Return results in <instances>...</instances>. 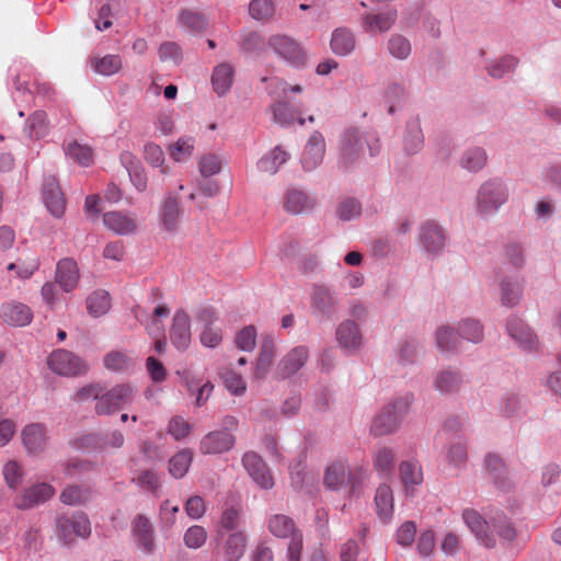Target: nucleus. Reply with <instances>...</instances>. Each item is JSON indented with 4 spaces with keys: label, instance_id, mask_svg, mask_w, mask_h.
<instances>
[{
    "label": "nucleus",
    "instance_id": "1",
    "mask_svg": "<svg viewBox=\"0 0 561 561\" xmlns=\"http://www.w3.org/2000/svg\"><path fill=\"white\" fill-rule=\"evenodd\" d=\"M462 519L477 541L489 549L495 546V537L491 527L504 540L513 541L516 537L515 528L502 513L491 518V525L477 511L470 508L462 512Z\"/></svg>",
    "mask_w": 561,
    "mask_h": 561
},
{
    "label": "nucleus",
    "instance_id": "2",
    "mask_svg": "<svg viewBox=\"0 0 561 561\" xmlns=\"http://www.w3.org/2000/svg\"><path fill=\"white\" fill-rule=\"evenodd\" d=\"M55 533L61 546L71 547L76 538L87 540L91 536V522L83 512L60 514L56 517Z\"/></svg>",
    "mask_w": 561,
    "mask_h": 561
},
{
    "label": "nucleus",
    "instance_id": "3",
    "mask_svg": "<svg viewBox=\"0 0 561 561\" xmlns=\"http://www.w3.org/2000/svg\"><path fill=\"white\" fill-rule=\"evenodd\" d=\"M104 389L80 388L76 394V400L84 401L93 398L96 401L95 411L98 414H111L126 405L131 390V388H111L105 393H102Z\"/></svg>",
    "mask_w": 561,
    "mask_h": 561
},
{
    "label": "nucleus",
    "instance_id": "4",
    "mask_svg": "<svg viewBox=\"0 0 561 561\" xmlns=\"http://www.w3.org/2000/svg\"><path fill=\"white\" fill-rule=\"evenodd\" d=\"M410 404L411 399L409 396H405L386 405L374 419L370 428L371 433L375 436L394 433L400 427Z\"/></svg>",
    "mask_w": 561,
    "mask_h": 561
},
{
    "label": "nucleus",
    "instance_id": "5",
    "mask_svg": "<svg viewBox=\"0 0 561 561\" xmlns=\"http://www.w3.org/2000/svg\"><path fill=\"white\" fill-rule=\"evenodd\" d=\"M48 367L61 376H79L88 371V364L75 353L58 348L47 358Z\"/></svg>",
    "mask_w": 561,
    "mask_h": 561
},
{
    "label": "nucleus",
    "instance_id": "6",
    "mask_svg": "<svg viewBox=\"0 0 561 561\" xmlns=\"http://www.w3.org/2000/svg\"><path fill=\"white\" fill-rule=\"evenodd\" d=\"M268 47L286 62L299 67L305 65L307 55L302 46L287 35H272L267 42Z\"/></svg>",
    "mask_w": 561,
    "mask_h": 561
},
{
    "label": "nucleus",
    "instance_id": "7",
    "mask_svg": "<svg viewBox=\"0 0 561 561\" xmlns=\"http://www.w3.org/2000/svg\"><path fill=\"white\" fill-rule=\"evenodd\" d=\"M507 199V191L504 185L496 181L483 183L478 192L477 206L482 215L496 211Z\"/></svg>",
    "mask_w": 561,
    "mask_h": 561
},
{
    "label": "nucleus",
    "instance_id": "8",
    "mask_svg": "<svg viewBox=\"0 0 561 561\" xmlns=\"http://www.w3.org/2000/svg\"><path fill=\"white\" fill-rule=\"evenodd\" d=\"M364 144L369 146L370 154L374 156L378 151V145L370 146L366 137L355 128L347 129L340 140V154L342 162L347 165L353 163L364 149Z\"/></svg>",
    "mask_w": 561,
    "mask_h": 561
},
{
    "label": "nucleus",
    "instance_id": "9",
    "mask_svg": "<svg viewBox=\"0 0 561 561\" xmlns=\"http://www.w3.org/2000/svg\"><path fill=\"white\" fill-rule=\"evenodd\" d=\"M196 320L202 325L201 343L211 348L218 346L222 340V331L214 325L218 320L216 311L210 307L202 308L196 314Z\"/></svg>",
    "mask_w": 561,
    "mask_h": 561
},
{
    "label": "nucleus",
    "instance_id": "10",
    "mask_svg": "<svg viewBox=\"0 0 561 561\" xmlns=\"http://www.w3.org/2000/svg\"><path fill=\"white\" fill-rule=\"evenodd\" d=\"M242 465L261 489L270 490L274 486V479L265 461L254 451H248L242 457Z\"/></svg>",
    "mask_w": 561,
    "mask_h": 561
},
{
    "label": "nucleus",
    "instance_id": "11",
    "mask_svg": "<svg viewBox=\"0 0 561 561\" xmlns=\"http://www.w3.org/2000/svg\"><path fill=\"white\" fill-rule=\"evenodd\" d=\"M311 309L313 314L330 319L336 311L337 298L324 285H313L310 291Z\"/></svg>",
    "mask_w": 561,
    "mask_h": 561
},
{
    "label": "nucleus",
    "instance_id": "12",
    "mask_svg": "<svg viewBox=\"0 0 561 561\" xmlns=\"http://www.w3.org/2000/svg\"><path fill=\"white\" fill-rule=\"evenodd\" d=\"M267 528L270 533L277 538L290 539L287 549H289L295 541H298L299 554H301L302 534L299 529L296 528L295 523L290 517L284 514L272 515L267 519Z\"/></svg>",
    "mask_w": 561,
    "mask_h": 561
},
{
    "label": "nucleus",
    "instance_id": "13",
    "mask_svg": "<svg viewBox=\"0 0 561 561\" xmlns=\"http://www.w3.org/2000/svg\"><path fill=\"white\" fill-rule=\"evenodd\" d=\"M104 226L118 236L133 234L138 230L137 216L134 213L113 210L103 215Z\"/></svg>",
    "mask_w": 561,
    "mask_h": 561
},
{
    "label": "nucleus",
    "instance_id": "14",
    "mask_svg": "<svg viewBox=\"0 0 561 561\" xmlns=\"http://www.w3.org/2000/svg\"><path fill=\"white\" fill-rule=\"evenodd\" d=\"M236 443L233 434L227 431H213L205 435L199 445L202 454L215 455L230 450Z\"/></svg>",
    "mask_w": 561,
    "mask_h": 561
},
{
    "label": "nucleus",
    "instance_id": "15",
    "mask_svg": "<svg viewBox=\"0 0 561 561\" xmlns=\"http://www.w3.org/2000/svg\"><path fill=\"white\" fill-rule=\"evenodd\" d=\"M54 488L48 483H37L24 490L15 497V505L20 510H28L48 501L54 495Z\"/></svg>",
    "mask_w": 561,
    "mask_h": 561
},
{
    "label": "nucleus",
    "instance_id": "16",
    "mask_svg": "<svg viewBox=\"0 0 561 561\" xmlns=\"http://www.w3.org/2000/svg\"><path fill=\"white\" fill-rule=\"evenodd\" d=\"M55 279L64 291L75 290L80 282V271L77 262L71 257L61 259L56 266Z\"/></svg>",
    "mask_w": 561,
    "mask_h": 561
},
{
    "label": "nucleus",
    "instance_id": "17",
    "mask_svg": "<svg viewBox=\"0 0 561 561\" xmlns=\"http://www.w3.org/2000/svg\"><path fill=\"white\" fill-rule=\"evenodd\" d=\"M324 152V137L320 131L312 133L301 156L302 168L307 171L314 170L322 162Z\"/></svg>",
    "mask_w": 561,
    "mask_h": 561
},
{
    "label": "nucleus",
    "instance_id": "18",
    "mask_svg": "<svg viewBox=\"0 0 561 561\" xmlns=\"http://www.w3.org/2000/svg\"><path fill=\"white\" fill-rule=\"evenodd\" d=\"M309 350L305 345H298L288 351L279 360L278 374L282 377H290L297 374L307 363Z\"/></svg>",
    "mask_w": 561,
    "mask_h": 561
},
{
    "label": "nucleus",
    "instance_id": "19",
    "mask_svg": "<svg viewBox=\"0 0 561 561\" xmlns=\"http://www.w3.org/2000/svg\"><path fill=\"white\" fill-rule=\"evenodd\" d=\"M506 330L512 339H514L525 350H536L538 339L534 331L519 318L511 317L507 320Z\"/></svg>",
    "mask_w": 561,
    "mask_h": 561
},
{
    "label": "nucleus",
    "instance_id": "20",
    "mask_svg": "<svg viewBox=\"0 0 561 561\" xmlns=\"http://www.w3.org/2000/svg\"><path fill=\"white\" fill-rule=\"evenodd\" d=\"M170 339L178 350H186L191 343V320L183 310H178L173 317Z\"/></svg>",
    "mask_w": 561,
    "mask_h": 561
},
{
    "label": "nucleus",
    "instance_id": "21",
    "mask_svg": "<svg viewBox=\"0 0 561 561\" xmlns=\"http://www.w3.org/2000/svg\"><path fill=\"white\" fill-rule=\"evenodd\" d=\"M43 199L53 216L60 217L64 215L66 207L65 197L57 180L53 176L46 179L44 183Z\"/></svg>",
    "mask_w": 561,
    "mask_h": 561
},
{
    "label": "nucleus",
    "instance_id": "22",
    "mask_svg": "<svg viewBox=\"0 0 561 561\" xmlns=\"http://www.w3.org/2000/svg\"><path fill=\"white\" fill-rule=\"evenodd\" d=\"M419 239L428 253H437L446 242L443 229L434 221H427L421 227Z\"/></svg>",
    "mask_w": 561,
    "mask_h": 561
},
{
    "label": "nucleus",
    "instance_id": "23",
    "mask_svg": "<svg viewBox=\"0 0 561 561\" xmlns=\"http://www.w3.org/2000/svg\"><path fill=\"white\" fill-rule=\"evenodd\" d=\"M22 442L28 454L42 453L47 443L45 426L38 423L26 425L22 431Z\"/></svg>",
    "mask_w": 561,
    "mask_h": 561
},
{
    "label": "nucleus",
    "instance_id": "24",
    "mask_svg": "<svg viewBox=\"0 0 561 561\" xmlns=\"http://www.w3.org/2000/svg\"><path fill=\"white\" fill-rule=\"evenodd\" d=\"M397 20V10L388 9L380 13H368L363 19V30L367 33H385Z\"/></svg>",
    "mask_w": 561,
    "mask_h": 561
},
{
    "label": "nucleus",
    "instance_id": "25",
    "mask_svg": "<svg viewBox=\"0 0 561 561\" xmlns=\"http://www.w3.org/2000/svg\"><path fill=\"white\" fill-rule=\"evenodd\" d=\"M226 561H238L245 551L247 537L243 531H233L224 539H217Z\"/></svg>",
    "mask_w": 561,
    "mask_h": 561
},
{
    "label": "nucleus",
    "instance_id": "26",
    "mask_svg": "<svg viewBox=\"0 0 561 561\" xmlns=\"http://www.w3.org/2000/svg\"><path fill=\"white\" fill-rule=\"evenodd\" d=\"M103 363L111 371L129 373L136 367L138 360L130 352L114 350L104 356Z\"/></svg>",
    "mask_w": 561,
    "mask_h": 561
},
{
    "label": "nucleus",
    "instance_id": "27",
    "mask_svg": "<svg viewBox=\"0 0 561 561\" xmlns=\"http://www.w3.org/2000/svg\"><path fill=\"white\" fill-rule=\"evenodd\" d=\"M316 199L307 193L291 188L285 193L284 209L290 214H302L313 209Z\"/></svg>",
    "mask_w": 561,
    "mask_h": 561
},
{
    "label": "nucleus",
    "instance_id": "28",
    "mask_svg": "<svg viewBox=\"0 0 561 561\" xmlns=\"http://www.w3.org/2000/svg\"><path fill=\"white\" fill-rule=\"evenodd\" d=\"M133 534L137 545L145 553L153 551V530L149 518L145 515H137L131 524Z\"/></svg>",
    "mask_w": 561,
    "mask_h": 561
},
{
    "label": "nucleus",
    "instance_id": "29",
    "mask_svg": "<svg viewBox=\"0 0 561 561\" xmlns=\"http://www.w3.org/2000/svg\"><path fill=\"white\" fill-rule=\"evenodd\" d=\"M485 470L497 489L506 491L511 488L506 466L497 455L489 454L485 457Z\"/></svg>",
    "mask_w": 561,
    "mask_h": 561
},
{
    "label": "nucleus",
    "instance_id": "30",
    "mask_svg": "<svg viewBox=\"0 0 561 561\" xmlns=\"http://www.w3.org/2000/svg\"><path fill=\"white\" fill-rule=\"evenodd\" d=\"M399 474L407 495H412L414 488L423 482V471L416 460H405L399 466Z\"/></svg>",
    "mask_w": 561,
    "mask_h": 561
},
{
    "label": "nucleus",
    "instance_id": "31",
    "mask_svg": "<svg viewBox=\"0 0 561 561\" xmlns=\"http://www.w3.org/2000/svg\"><path fill=\"white\" fill-rule=\"evenodd\" d=\"M276 351V343L272 335H265L262 339L259 356L254 367V376L261 379L265 376L273 364Z\"/></svg>",
    "mask_w": 561,
    "mask_h": 561
},
{
    "label": "nucleus",
    "instance_id": "32",
    "mask_svg": "<svg viewBox=\"0 0 561 561\" xmlns=\"http://www.w3.org/2000/svg\"><path fill=\"white\" fill-rule=\"evenodd\" d=\"M65 154L81 167L88 168L94 163V150L84 142L69 140L64 145Z\"/></svg>",
    "mask_w": 561,
    "mask_h": 561
},
{
    "label": "nucleus",
    "instance_id": "33",
    "mask_svg": "<svg viewBox=\"0 0 561 561\" xmlns=\"http://www.w3.org/2000/svg\"><path fill=\"white\" fill-rule=\"evenodd\" d=\"M396 453L388 446L376 447L373 454V466L375 471L381 478H390L394 471Z\"/></svg>",
    "mask_w": 561,
    "mask_h": 561
},
{
    "label": "nucleus",
    "instance_id": "34",
    "mask_svg": "<svg viewBox=\"0 0 561 561\" xmlns=\"http://www.w3.org/2000/svg\"><path fill=\"white\" fill-rule=\"evenodd\" d=\"M330 46L335 55L347 56L356 47L355 35L346 27L335 28L331 36Z\"/></svg>",
    "mask_w": 561,
    "mask_h": 561
},
{
    "label": "nucleus",
    "instance_id": "35",
    "mask_svg": "<svg viewBox=\"0 0 561 561\" xmlns=\"http://www.w3.org/2000/svg\"><path fill=\"white\" fill-rule=\"evenodd\" d=\"M336 340L345 350H357L362 345L358 325L351 320L343 321L336 330Z\"/></svg>",
    "mask_w": 561,
    "mask_h": 561
},
{
    "label": "nucleus",
    "instance_id": "36",
    "mask_svg": "<svg viewBox=\"0 0 561 561\" xmlns=\"http://www.w3.org/2000/svg\"><path fill=\"white\" fill-rule=\"evenodd\" d=\"M181 208L176 197L168 196L160 210V222L164 230L174 232L180 224Z\"/></svg>",
    "mask_w": 561,
    "mask_h": 561
},
{
    "label": "nucleus",
    "instance_id": "37",
    "mask_svg": "<svg viewBox=\"0 0 561 561\" xmlns=\"http://www.w3.org/2000/svg\"><path fill=\"white\" fill-rule=\"evenodd\" d=\"M90 66L95 73L110 77L119 72L123 61L119 55L107 54L105 56L91 57Z\"/></svg>",
    "mask_w": 561,
    "mask_h": 561
},
{
    "label": "nucleus",
    "instance_id": "38",
    "mask_svg": "<svg viewBox=\"0 0 561 561\" xmlns=\"http://www.w3.org/2000/svg\"><path fill=\"white\" fill-rule=\"evenodd\" d=\"M376 513L381 520H389L393 514V492L389 484H380L375 494Z\"/></svg>",
    "mask_w": 561,
    "mask_h": 561
},
{
    "label": "nucleus",
    "instance_id": "39",
    "mask_svg": "<svg viewBox=\"0 0 561 561\" xmlns=\"http://www.w3.org/2000/svg\"><path fill=\"white\" fill-rule=\"evenodd\" d=\"M346 482H352L348 466L343 461L333 462L328 467L324 483L331 490L341 489Z\"/></svg>",
    "mask_w": 561,
    "mask_h": 561
},
{
    "label": "nucleus",
    "instance_id": "40",
    "mask_svg": "<svg viewBox=\"0 0 561 561\" xmlns=\"http://www.w3.org/2000/svg\"><path fill=\"white\" fill-rule=\"evenodd\" d=\"M234 70L230 64L222 62L215 67L211 83L218 95H225L232 87Z\"/></svg>",
    "mask_w": 561,
    "mask_h": 561
},
{
    "label": "nucleus",
    "instance_id": "41",
    "mask_svg": "<svg viewBox=\"0 0 561 561\" xmlns=\"http://www.w3.org/2000/svg\"><path fill=\"white\" fill-rule=\"evenodd\" d=\"M2 317L9 324L23 327L31 322L33 314L31 309L25 305L11 304L2 308Z\"/></svg>",
    "mask_w": 561,
    "mask_h": 561
},
{
    "label": "nucleus",
    "instance_id": "42",
    "mask_svg": "<svg viewBox=\"0 0 561 561\" xmlns=\"http://www.w3.org/2000/svg\"><path fill=\"white\" fill-rule=\"evenodd\" d=\"M288 158V152L280 146H276L270 153L260 159L257 168L261 172L275 174L279 167L286 163Z\"/></svg>",
    "mask_w": 561,
    "mask_h": 561
},
{
    "label": "nucleus",
    "instance_id": "43",
    "mask_svg": "<svg viewBox=\"0 0 561 561\" xmlns=\"http://www.w3.org/2000/svg\"><path fill=\"white\" fill-rule=\"evenodd\" d=\"M274 122L280 125H290L301 112L288 101H277L271 106Z\"/></svg>",
    "mask_w": 561,
    "mask_h": 561
},
{
    "label": "nucleus",
    "instance_id": "44",
    "mask_svg": "<svg viewBox=\"0 0 561 561\" xmlns=\"http://www.w3.org/2000/svg\"><path fill=\"white\" fill-rule=\"evenodd\" d=\"M111 308V298L107 291L98 289L87 298L88 312L93 317L105 314Z\"/></svg>",
    "mask_w": 561,
    "mask_h": 561
},
{
    "label": "nucleus",
    "instance_id": "45",
    "mask_svg": "<svg viewBox=\"0 0 561 561\" xmlns=\"http://www.w3.org/2000/svg\"><path fill=\"white\" fill-rule=\"evenodd\" d=\"M193 460V453L190 449L178 451L169 460V472L175 479H182L188 471Z\"/></svg>",
    "mask_w": 561,
    "mask_h": 561
},
{
    "label": "nucleus",
    "instance_id": "46",
    "mask_svg": "<svg viewBox=\"0 0 561 561\" xmlns=\"http://www.w3.org/2000/svg\"><path fill=\"white\" fill-rule=\"evenodd\" d=\"M522 297V283L517 278L505 277L501 280V300L508 307L517 305Z\"/></svg>",
    "mask_w": 561,
    "mask_h": 561
},
{
    "label": "nucleus",
    "instance_id": "47",
    "mask_svg": "<svg viewBox=\"0 0 561 561\" xmlns=\"http://www.w3.org/2000/svg\"><path fill=\"white\" fill-rule=\"evenodd\" d=\"M239 513L236 508H226L220 517L218 527L216 529L217 539H224L228 534L233 531H241L239 529Z\"/></svg>",
    "mask_w": 561,
    "mask_h": 561
},
{
    "label": "nucleus",
    "instance_id": "48",
    "mask_svg": "<svg viewBox=\"0 0 561 561\" xmlns=\"http://www.w3.org/2000/svg\"><path fill=\"white\" fill-rule=\"evenodd\" d=\"M195 140L193 137H180L175 142L168 147L170 157L175 162H184L188 160L194 152Z\"/></svg>",
    "mask_w": 561,
    "mask_h": 561
},
{
    "label": "nucleus",
    "instance_id": "49",
    "mask_svg": "<svg viewBox=\"0 0 561 561\" xmlns=\"http://www.w3.org/2000/svg\"><path fill=\"white\" fill-rule=\"evenodd\" d=\"M92 495L89 486L70 485L67 486L60 494V501L66 505H81L85 504Z\"/></svg>",
    "mask_w": 561,
    "mask_h": 561
},
{
    "label": "nucleus",
    "instance_id": "50",
    "mask_svg": "<svg viewBox=\"0 0 561 561\" xmlns=\"http://www.w3.org/2000/svg\"><path fill=\"white\" fill-rule=\"evenodd\" d=\"M467 460L468 451L465 442L457 440L449 444L446 450V461L450 467L457 470H462L466 468Z\"/></svg>",
    "mask_w": 561,
    "mask_h": 561
},
{
    "label": "nucleus",
    "instance_id": "51",
    "mask_svg": "<svg viewBox=\"0 0 561 561\" xmlns=\"http://www.w3.org/2000/svg\"><path fill=\"white\" fill-rule=\"evenodd\" d=\"M180 25L191 32H203L208 23L204 14L191 10H183L179 14Z\"/></svg>",
    "mask_w": 561,
    "mask_h": 561
},
{
    "label": "nucleus",
    "instance_id": "52",
    "mask_svg": "<svg viewBox=\"0 0 561 561\" xmlns=\"http://www.w3.org/2000/svg\"><path fill=\"white\" fill-rule=\"evenodd\" d=\"M436 344L442 352H454L458 350L460 341L450 327L442 325L436 331Z\"/></svg>",
    "mask_w": 561,
    "mask_h": 561
},
{
    "label": "nucleus",
    "instance_id": "53",
    "mask_svg": "<svg viewBox=\"0 0 561 561\" xmlns=\"http://www.w3.org/2000/svg\"><path fill=\"white\" fill-rule=\"evenodd\" d=\"M145 160L154 168H160L162 174L169 172V167L164 165V152L162 148L154 144L148 142L144 146Z\"/></svg>",
    "mask_w": 561,
    "mask_h": 561
},
{
    "label": "nucleus",
    "instance_id": "54",
    "mask_svg": "<svg viewBox=\"0 0 561 561\" xmlns=\"http://www.w3.org/2000/svg\"><path fill=\"white\" fill-rule=\"evenodd\" d=\"M27 129L31 137H45L49 129L46 113L43 111L34 112L27 119Z\"/></svg>",
    "mask_w": 561,
    "mask_h": 561
},
{
    "label": "nucleus",
    "instance_id": "55",
    "mask_svg": "<svg viewBox=\"0 0 561 561\" xmlns=\"http://www.w3.org/2000/svg\"><path fill=\"white\" fill-rule=\"evenodd\" d=\"M486 163V154L482 148H471L467 150L461 159V165L476 172L482 169Z\"/></svg>",
    "mask_w": 561,
    "mask_h": 561
},
{
    "label": "nucleus",
    "instance_id": "56",
    "mask_svg": "<svg viewBox=\"0 0 561 561\" xmlns=\"http://www.w3.org/2000/svg\"><path fill=\"white\" fill-rule=\"evenodd\" d=\"M257 332L254 325H247L237 332L234 344L240 351L252 352L256 346Z\"/></svg>",
    "mask_w": 561,
    "mask_h": 561
},
{
    "label": "nucleus",
    "instance_id": "57",
    "mask_svg": "<svg viewBox=\"0 0 561 561\" xmlns=\"http://www.w3.org/2000/svg\"><path fill=\"white\" fill-rule=\"evenodd\" d=\"M275 12L272 0H251L249 4V14L257 21L270 20Z\"/></svg>",
    "mask_w": 561,
    "mask_h": 561
},
{
    "label": "nucleus",
    "instance_id": "58",
    "mask_svg": "<svg viewBox=\"0 0 561 561\" xmlns=\"http://www.w3.org/2000/svg\"><path fill=\"white\" fill-rule=\"evenodd\" d=\"M388 50L397 59H405L411 54L410 42L400 34H393L388 41Z\"/></svg>",
    "mask_w": 561,
    "mask_h": 561
},
{
    "label": "nucleus",
    "instance_id": "59",
    "mask_svg": "<svg viewBox=\"0 0 561 561\" xmlns=\"http://www.w3.org/2000/svg\"><path fill=\"white\" fill-rule=\"evenodd\" d=\"M459 331L463 339L473 343H478L483 339V328L477 320H463L459 324Z\"/></svg>",
    "mask_w": 561,
    "mask_h": 561
},
{
    "label": "nucleus",
    "instance_id": "60",
    "mask_svg": "<svg viewBox=\"0 0 561 561\" xmlns=\"http://www.w3.org/2000/svg\"><path fill=\"white\" fill-rule=\"evenodd\" d=\"M73 446L77 449H80V450L87 451V453H92V451L102 453L101 435H100V433H90V434L82 435L80 437H77L73 440Z\"/></svg>",
    "mask_w": 561,
    "mask_h": 561
},
{
    "label": "nucleus",
    "instance_id": "61",
    "mask_svg": "<svg viewBox=\"0 0 561 561\" xmlns=\"http://www.w3.org/2000/svg\"><path fill=\"white\" fill-rule=\"evenodd\" d=\"M207 539V533L204 527L199 525L191 526L184 534V543L187 548L198 549Z\"/></svg>",
    "mask_w": 561,
    "mask_h": 561
},
{
    "label": "nucleus",
    "instance_id": "62",
    "mask_svg": "<svg viewBox=\"0 0 561 561\" xmlns=\"http://www.w3.org/2000/svg\"><path fill=\"white\" fill-rule=\"evenodd\" d=\"M362 206L360 203L355 198L343 199L336 209V214L342 220H351L360 215Z\"/></svg>",
    "mask_w": 561,
    "mask_h": 561
},
{
    "label": "nucleus",
    "instance_id": "63",
    "mask_svg": "<svg viewBox=\"0 0 561 561\" xmlns=\"http://www.w3.org/2000/svg\"><path fill=\"white\" fill-rule=\"evenodd\" d=\"M159 57L163 62L179 65L182 61L181 47L174 42H165L159 47Z\"/></svg>",
    "mask_w": 561,
    "mask_h": 561
},
{
    "label": "nucleus",
    "instance_id": "64",
    "mask_svg": "<svg viewBox=\"0 0 561 561\" xmlns=\"http://www.w3.org/2000/svg\"><path fill=\"white\" fill-rule=\"evenodd\" d=\"M3 477L10 489L15 490L22 482V470L19 463L14 460L7 462L3 466Z\"/></svg>",
    "mask_w": 561,
    "mask_h": 561
}]
</instances>
